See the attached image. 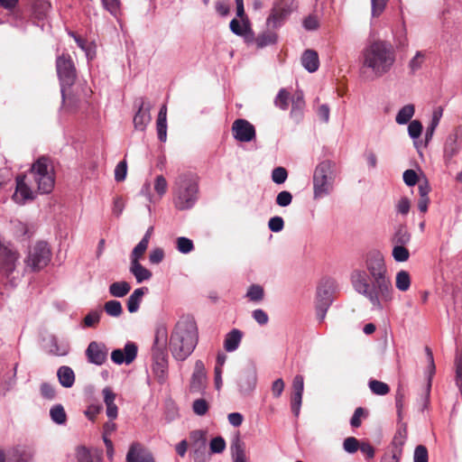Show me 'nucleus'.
<instances>
[{
    "instance_id": "obj_63",
    "label": "nucleus",
    "mask_w": 462,
    "mask_h": 462,
    "mask_svg": "<svg viewBox=\"0 0 462 462\" xmlns=\"http://www.w3.org/2000/svg\"><path fill=\"white\" fill-rule=\"evenodd\" d=\"M411 240L410 233L404 228H400L396 231L394 235V241L397 245H405Z\"/></svg>"
},
{
    "instance_id": "obj_54",
    "label": "nucleus",
    "mask_w": 462,
    "mask_h": 462,
    "mask_svg": "<svg viewBox=\"0 0 462 462\" xmlns=\"http://www.w3.org/2000/svg\"><path fill=\"white\" fill-rule=\"evenodd\" d=\"M303 393H292L291 397V408L295 417H298L300 412Z\"/></svg>"
},
{
    "instance_id": "obj_15",
    "label": "nucleus",
    "mask_w": 462,
    "mask_h": 462,
    "mask_svg": "<svg viewBox=\"0 0 462 462\" xmlns=\"http://www.w3.org/2000/svg\"><path fill=\"white\" fill-rule=\"evenodd\" d=\"M86 356L90 364L102 365L107 358V348L102 342L91 341L86 351Z\"/></svg>"
},
{
    "instance_id": "obj_13",
    "label": "nucleus",
    "mask_w": 462,
    "mask_h": 462,
    "mask_svg": "<svg viewBox=\"0 0 462 462\" xmlns=\"http://www.w3.org/2000/svg\"><path fill=\"white\" fill-rule=\"evenodd\" d=\"M232 134L236 140L242 143H248L255 138L254 126L245 119H236L232 125Z\"/></svg>"
},
{
    "instance_id": "obj_6",
    "label": "nucleus",
    "mask_w": 462,
    "mask_h": 462,
    "mask_svg": "<svg viewBox=\"0 0 462 462\" xmlns=\"http://www.w3.org/2000/svg\"><path fill=\"white\" fill-rule=\"evenodd\" d=\"M31 171L33 174L38 190L42 194L50 193L54 187V176L50 169L49 159L42 156L32 163Z\"/></svg>"
},
{
    "instance_id": "obj_24",
    "label": "nucleus",
    "mask_w": 462,
    "mask_h": 462,
    "mask_svg": "<svg viewBox=\"0 0 462 462\" xmlns=\"http://www.w3.org/2000/svg\"><path fill=\"white\" fill-rule=\"evenodd\" d=\"M301 65L310 73L318 70L319 60L318 53L313 50H306L301 56Z\"/></svg>"
},
{
    "instance_id": "obj_57",
    "label": "nucleus",
    "mask_w": 462,
    "mask_h": 462,
    "mask_svg": "<svg viewBox=\"0 0 462 462\" xmlns=\"http://www.w3.org/2000/svg\"><path fill=\"white\" fill-rule=\"evenodd\" d=\"M429 454L428 449L423 445H419L414 449L413 462H428Z\"/></svg>"
},
{
    "instance_id": "obj_1",
    "label": "nucleus",
    "mask_w": 462,
    "mask_h": 462,
    "mask_svg": "<svg viewBox=\"0 0 462 462\" xmlns=\"http://www.w3.org/2000/svg\"><path fill=\"white\" fill-rule=\"evenodd\" d=\"M350 281L354 290L365 297L374 310H383V303L393 300L392 280L380 251H370L365 259V268L354 270Z\"/></svg>"
},
{
    "instance_id": "obj_38",
    "label": "nucleus",
    "mask_w": 462,
    "mask_h": 462,
    "mask_svg": "<svg viewBox=\"0 0 462 462\" xmlns=\"http://www.w3.org/2000/svg\"><path fill=\"white\" fill-rule=\"evenodd\" d=\"M441 116H442L441 112L434 111L431 122H430V125L427 127L426 132H425L426 143H428L432 139L434 132L439 124Z\"/></svg>"
},
{
    "instance_id": "obj_4",
    "label": "nucleus",
    "mask_w": 462,
    "mask_h": 462,
    "mask_svg": "<svg viewBox=\"0 0 462 462\" xmlns=\"http://www.w3.org/2000/svg\"><path fill=\"white\" fill-rule=\"evenodd\" d=\"M199 178L192 172L179 174L172 186L173 204L180 211L191 209L199 199Z\"/></svg>"
},
{
    "instance_id": "obj_62",
    "label": "nucleus",
    "mask_w": 462,
    "mask_h": 462,
    "mask_svg": "<svg viewBox=\"0 0 462 462\" xmlns=\"http://www.w3.org/2000/svg\"><path fill=\"white\" fill-rule=\"evenodd\" d=\"M424 57V54L421 51H418L415 56L410 60L409 68L412 73L416 72L418 69L421 68Z\"/></svg>"
},
{
    "instance_id": "obj_60",
    "label": "nucleus",
    "mask_w": 462,
    "mask_h": 462,
    "mask_svg": "<svg viewBox=\"0 0 462 462\" xmlns=\"http://www.w3.org/2000/svg\"><path fill=\"white\" fill-rule=\"evenodd\" d=\"M268 227L273 233L281 232L284 227L283 218L279 216L271 217L268 222Z\"/></svg>"
},
{
    "instance_id": "obj_23",
    "label": "nucleus",
    "mask_w": 462,
    "mask_h": 462,
    "mask_svg": "<svg viewBox=\"0 0 462 462\" xmlns=\"http://www.w3.org/2000/svg\"><path fill=\"white\" fill-rule=\"evenodd\" d=\"M243 332L238 328H233L225 337L224 348L226 352L236 351L241 343Z\"/></svg>"
},
{
    "instance_id": "obj_43",
    "label": "nucleus",
    "mask_w": 462,
    "mask_h": 462,
    "mask_svg": "<svg viewBox=\"0 0 462 462\" xmlns=\"http://www.w3.org/2000/svg\"><path fill=\"white\" fill-rule=\"evenodd\" d=\"M148 247V244L145 241H140L133 249L130 254V263L140 262Z\"/></svg>"
},
{
    "instance_id": "obj_30",
    "label": "nucleus",
    "mask_w": 462,
    "mask_h": 462,
    "mask_svg": "<svg viewBox=\"0 0 462 462\" xmlns=\"http://www.w3.org/2000/svg\"><path fill=\"white\" fill-rule=\"evenodd\" d=\"M459 151V144L457 143V134H449L444 145V157L447 160H451Z\"/></svg>"
},
{
    "instance_id": "obj_27",
    "label": "nucleus",
    "mask_w": 462,
    "mask_h": 462,
    "mask_svg": "<svg viewBox=\"0 0 462 462\" xmlns=\"http://www.w3.org/2000/svg\"><path fill=\"white\" fill-rule=\"evenodd\" d=\"M129 272L134 276L138 283L150 280L152 275V272L143 266L140 262L130 263Z\"/></svg>"
},
{
    "instance_id": "obj_59",
    "label": "nucleus",
    "mask_w": 462,
    "mask_h": 462,
    "mask_svg": "<svg viewBox=\"0 0 462 462\" xmlns=\"http://www.w3.org/2000/svg\"><path fill=\"white\" fill-rule=\"evenodd\" d=\"M168 189V183L166 179L162 175H158L154 180V190L156 193L162 197Z\"/></svg>"
},
{
    "instance_id": "obj_31",
    "label": "nucleus",
    "mask_w": 462,
    "mask_h": 462,
    "mask_svg": "<svg viewBox=\"0 0 462 462\" xmlns=\"http://www.w3.org/2000/svg\"><path fill=\"white\" fill-rule=\"evenodd\" d=\"M50 416L51 420L58 424L63 425L67 421V414L61 404H55L50 409Z\"/></svg>"
},
{
    "instance_id": "obj_61",
    "label": "nucleus",
    "mask_w": 462,
    "mask_h": 462,
    "mask_svg": "<svg viewBox=\"0 0 462 462\" xmlns=\"http://www.w3.org/2000/svg\"><path fill=\"white\" fill-rule=\"evenodd\" d=\"M292 201V195L290 191L282 190L276 196V204L280 207L285 208L291 205Z\"/></svg>"
},
{
    "instance_id": "obj_33",
    "label": "nucleus",
    "mask_w": 462,
    "mask_h": 462,
    "mask_svg": "<svg viewBox=\"0 0 462 462\" xmlns=\"http://www.w3.org/2000/svg\"><path fill=\"white\" fill-rule=\"evenodd\" d=\"M406 439L407 426L405 423H401L393 439V446L395 448H399V454H402V446L404 445Z\"/></svg>"
},
{
    "instance_id": "obj_3",
    "label": "nucleus",
    "mask_w": 462,
    "mask_h": 462,
    "mask_svg": "<svg viewBox=\"0 0 462 462\" xmlns=\"http://www.w3.org/2000/svg\"><path fill=\"white\" fill-rule=\"evenodd\" d=\"M198 328L191 319L179 321L170 338V350L178 361H184L194 351L198 344Z\"/></svg>"
},
{
    "instance_id": "obj_49",
    "label": "nucleus",
    "mask_w": 462,
    "mask_h": 462,
    "mask_svg": "<svg viewBox=\"0 0 462 462\" xmlns=\"http://www.w3.org/2000/svg\"><path fill=\"white\" fill-rule=\"evenodd\" d=\"M288 178V171L284 167H276L272 171V180L275 184H282Z\"/></svg>"
},
{
    "instance_id": "obj_28",
    "label": "nucleus",
    "mask_w": 462,
    "mask_h": 462,
    "mask_svg": "<svg viewBox=\"0 0 462 462\" xmlns=\"http://www.w3.org/2000/svg\"><path fill=\"white\" fill-rule=\"evenodd\" d=\"M131 291V285L125 281L115 282L108 287V292L115 298H123Z\"/></svg>"
},
{
    "instance_id": "obj_10",
    "label": "nucleus",
    "mask_w": 462,
    "mask_h": 462,
    "mask_svg": "<svg viewBox=\"0 0 462 462\" xmlns=\"http://www.w3.org/2000/svg\"><path fill=\"white\" fill-rule=\"evenodd\" d=\"M291 5L289 0L276 1L266 19V27L272 28L273 30L281 28L291 14Z\"/></svg>"
},
{
    "instance_id": "obj_47",
    "label": "nucleus",
    "mask_w": 462,
    "mask_h": 462,
    "mask_svg": "<svg viewBox=\"0 0 462 462\" xmlns=\"http://www.w3.org/2000/svg\"><path fill=\"white\" fill-rule=\"evenodd\" d=\"M264 295L263 289L257 284H253L248 288L246 297L252 301H260Z\"/></svg>"
},
{
    "instance_id": "obj_41",
    "label": "nucleus",
    "mask_w": 462,
    "mask_h": 462,
    "mask_svg": "<svg viewBox=\"0 0 462 462\" xmlns=\"http://www.w3.org/2000/svg\"><path fill=\"white\" fill-rule=\"evenodd\" d=\"M231 452L234 462H246L245 450L239 439L231 445Z\"/></svg>"
},
{
    "instance_id": "obj_16",
    "label": "nucleus",
    "mask_w": 462,
    "mask_h": 462,
    "mask_svg": "<svg viewBox=\"0 0 462 462\" xmlns=\"http://www.w3.org/2000/svg\"><path fill=\"white\" fill-rule=\"evenodd\" d=\"M207 374L204 363L197 360L194 365V371L189 383V391L192 393H201L206 388Z\"/></svg>"
},
{
    "instance_id": "obj_48",
    "label": "nucleus",
    "mask_w": 462,
    "mask_h": 462,
    "mask_svg": "<svg viewBox=\"0 0 462 462\" xmlns=\"http://www.w3.org/2000/svg\"><path fill=\"white\" fill-rule=\"evenodd\" d=\"M50 4L46 1H39L33 5V14L38 20L45 19Z\"/></svg>"
},
{
    "instance_id": "obj_40",
    "label": "nucleus",
    "mask_w": 462,
    "mask_h": 462,
    "mask_svg": "<svg viewBox=\"0 0 462 462\" xmlns=\"http://www.w3.org/2000/svg\"><path fill=\"white\" fill-rule=\"evenodd\" d=\"M290 93L285 88H281L274 98V105L282 110L289 107Z\"/></svg>"
},
{
    "instance_id": "obj_9",
    "label": "nucleus",
    "mask_w": 462,
    "mask_h": 462,
    "mask_svg": "<svg viewBox=\"0 0 462 462\" xmlns=\"http://www.w3.org/2000/svg\"><path fill=\"white\" fill-rule=\"evenodd\" d=\"M51 260V250L48 244L44 241H39L29 251L25 259L26 266L32 271L37 272L43 269Z\"/></svg>"
},
{
    "instance_id": "obj_2",
    "label": "nucleus",
    "mask_w": 462,
    "mask_h": 462,
    "mask_svg": "<svg viewBox=\"0 0 462 462\" xmlns=\"http://www.w3.org/2000/svg\"><path fill=\"white\" fill-rule=\"evenodd\" d=\"M360 62L362 75L369 72L374 78H380L389 72L393 66L395 51L391 43L384 41H375L363 49Z\"/></svg>"
},
{
    "instance_id": "obj_36",
    "label": "nucleus",
    "mask_w": 462,
    "mask_h": 462,
    "mask_svg": "<svg viewBox=\"0 0 462 462\" xmlns=\"http://www.w3.org/2000/svg\"><path fill=\"white\" fill-rule=\"evenodd\" d=\"M368 386L371 392L375 395L383 396L390 392V387L387 383L375 379H370Z\"/></svg>"
},
{
    "instance_id": "obj_52",
    "label": "nucleus",
    "mask_w": 462,
    "mask_h": 462,
    "mask_svg": "<svg viewBox=\"0 0 462 462\" xmlns=\"http://www.w3.org/2000/svg\"><path fill=\"white\" fill-rule=\"evenodd\" d=\"M153 372L159 379L160 383H163L167 375V365L165 360L162 358V361H156L153 365Z\"/></svg>"
},
{
    "instance_id": "obj_11",
    "label": "nucleus",
    "mask_w": 462,
    "mask_h": 462,
    "mask_svg": "<svg viewBox=\"0 0 462 462\" xmlns=\"http://www.w3.org/2000/svg\"><path fill=\"white\" fill-rule=\"evenodd\" d=\"M236 383L243 395H249L254 391L257 383V370L254 364H249L240 372Z\"/></svg>"
},
{
    "instance_id": "obj_8",
    "label": "nucleus",
    "mask_w": 462,
    "mask_h": 462,
    "mask_svg": "<svg viewBox=\"0 0 462 462\" xmlns=\"http://www.w3.org/2000/svg\"><path fill=\"white\" fill-rule=\"evenodd\" d=\"M207 433L202 430L189 432L190 456L194 462H209L210 452L208 450Z\"/></svg>"
},
{
    "instance_id": "obj_55",
    "label": "nucleus",
    "mask_w": 462,
    "mask_h": 462,
    "mask_svg": "<svg viewBox=\"0 0 462 462\" xmlns=\"http://www.w3.org/2000/svg\"><path fill=\"white\" fill-rule=\"evenodd\" d=\"M192 410L195 414L203 416L208 411V403L205 399H197L193 402Z\"/></svg>"
},
{
    "instance_id": "obj_50",
    "label": "nucleus",
    "mask_w": 462,
    "mask_h": 462,
    "mask_svg": "<svg viewBox=\"0 0 462 462\" xmlns=\"http://www.w3.org/2000/svg\"><path fill=\"white\" fill-rule=\"evenodd\" d=\"M103 7L110 13L111 15L117 18L120 14L119 0H101Z\"/></svg>"
},
{
    "instance_id": "obj_7",
    "label": "nucleus",
    "mask_w": 462,
    "mask_h": 462,
    "mask_svg": "<svg viewBox=\"0 0 462 462\" xmlns=\"http://www.w3.org/2000/svg\"><path fill=\"white\" fill-rule=\"evenodd\" d=\"M56 69L60 84L62 99H65L66 88H70L76 80L77 72L75 65L69 55L62 54L56 60Z\"/></svg>"
},
{
    "instance_id": "obj_37",
    "label": "nucleus",
    "mask_w": 462,
    "mask_h": 462,
    "mask_svg": "<svg viewBox=\"0 0 462 462\" xmlns=\"http://www.w3.org/2000/svg\"><path fill=\"white\" fill-rule=\"evenodd\" d=\"M32 452L28 448H16L12 457L11 462H32Z\"/></svg>"
},
{
    "instance_id": "obj_22",
    "label": "nucleus",
    "mask_w": 462,
    "mask_h": 462,
    "mask_svg": "<svg viewBox=\"0 0 462 462\" xmlns=\"http://www.w3.org/2000/svg\"><path fill=\"white\" fill-rule=\"evenodd\" d=\"M78 462H102V456L97 449H90L84 446H79L76 450Z\"/></svg>"
},
{
    "instance_id": "obj_53",
    "label": "nucleus",
    "mask_w": 462,
    "mask_h": 462,
    "mask_svg": "<svg viewBox=\"0 0 462 462\" xmlns=\"http://www.w3.org/2000/svg\"><path fill=\"white\" fill-rule=\"evenodd\" d=\"M40 393L42 398L46 400H54L56 397V390L54 386L49 383H42L40 386Z\"/></svg>"
},
{
    "instance_id": "obj_18",
    "label": "nucleus",
    "mask_w": 462,
    "mask_h": 462,
    "mask_svg": "<svg viewBox=\"0 0 462 462\" xmlns=\"http://www.w3.org/2000/svg\"><path fill=\"white\" fill-rule=\"evenodd\" d=\"M135 105L138 106V111L135 113L133 120L134 128L139 131H144L151 121V106L149 104L145 105L143 98L137 100Z\"/></svg>"
},
{
    "instance_id": "obj_29",
    "label": "nucleus",
    "mask_w": 462,
    "mask_h": 462,
    "mask_svg": "<svg viewBox=\"0 0 462 462\" xmlns=\"http://www.w3.org/2000/svg\"><path fill=\"white\" fill-rule=\"evenodd\" d=\"M76 42L77 45L85 52L88 60L96 57V46L92 42H88L83 38L77 36L74 32L69 33Z\"/></svg>"
},
{
    "instance_id": "obj_46",
    "label": "nucleus",
    "mask_w": 462,
    "mask_h": 462,
    "mask_svg": "<svg viewBox=\"0 0 462 462\" xmlns=\"http://www.w3.org/2000/svg\"><path fill=\"white\" fill-rule=\"evenodd\" d=\"M226 448V441L225 439L220 437H215L210 440L209 443V452L211 454H219L223 452Z\"/></svg>"
},
{
    "instance_id": "obj_64",
    "label": "nucleus",
    "mask_w": 462,
    "mask_h": 462,
    "mask_svg": "<svg viewBox=\"0 0 462 462\" xmlns=\"http://www.w3.org/2000/svg\"><path fill=\"white\" fill-rule=\"evenodd\" d=\"M402 179L408 187H413L418 182V175L413 170H406L402 174Z\"/></svg>"
},
{
    "instance_id": "obj_17",
    "label": "nucleus",
    "mask_w": 462,
    "mask_h": 462,
    "mask_svg": "<svg viewBox=\"0 0 462 462\" xmlns=\"http://www.w3.org/2000/svg\"><path fill=\"white\" fill-rule=\"evenodd\" d=\"M126 462H154L152 453L140 442H133L125 457Z\"/></svg>"
},
{
    "instance_id": "obj_19",
    "label": "nucleus",
    "mask_w": 462,
    "mask_h": 462,
    "mask_svg": "<svg viewBox=\"0 0 462 462\" xmlns=\"http://www.w3.org/2000/svg\"><path fill=\"white\" fill-rule=\"evenodd\" d=\"M34 198L31 188L25 183V176L19 175L16 178V190L13 199L17 202L23 204L28 199Z\"/></svg>"
},
{
    "instance_id": "obj_12",
    "label": "nucleus",
    "mask_w": 462,
    "mask_h": 462,
    "mask_svg": "<svg viewBox=\"0 0 462 462\" xmlns=\"http://www.w3.org/2000/svg\"><path fill=\"white\" fill-rule=\"evenodd\" d=\"M336 289V282L332 278H322L317 287L316 304L331 306L333 302L332 295Z\"/></svg>"
},
{
    "instance_id": "obj_44",
    "label": "nucleus",
    "mask_w": 462,
    "mask_h": 462,
    "mask_svg": "<svg viewBox=\"0 0 462 462\" xmlns=\"http://www.w3.org/2000/svg\"><path fill=\"white\" fill-rule=\"evenodd\" d=\"M405 392L402 388L399 387L395 394V407L397 410L398 420H402V409L404 406Z\"/></svg>"
},
{
    "instance_id": "obj_58",
    "label": "nucleus",
    "mask_w": 462,
    "mask_h": 462,
    "mask_svg": "<svg viewBox=\"0 0 462 462\" xmlns=\"http://www.w3.org/2000/svg\"><path fill=\"white\" fill-rule=\"evenodd\" d=\"M127 173V163L126 161L123 160L117 163L115 169V180L117 182L123 181L125 180Z\"/></svg>"
},
{
    "instance_id": "obj_20",
    "label": "nucleus",
    "mask_w": 462,
    "mask_h": 462,
    "mask_svg": "<svg viewBox=\"0 0 462 462\" xmlns=\"http://www.w3.org/2000/svg\"><path fill=\"white\" fill-rule=\"evenodd\" d=\"M48 353L51 356H64L69 352V344L66 340H59V338L51 335L48 338L47 343Z\"/></svg>"
},
{
    "instance_id": "obj_42",
    "label": "nucleus",
    "mask_w": 462,
    "mask_h": 462,
    "mask_svg": "<svg viewBox=\"0 0 462 462\" xmlns=\"http://www.w3.org/2000/svg\"><path fill=\"white\" fill-rule=\"evenodd\" d=\"M392 255L395 262L402 263L409 259L410 253L404 245H394L393 248Z\"/></svg>"
},
{
    "instance_id": "obj_25",
    "label": "nucleus",
    "mask_w": 462,
    "mask_h": 462,
    "mask_svg": "<svg viewBox=\"0 0 462 462\" xmlns=\"http://www.w3.org/2000/svg\"><path fill=\"white\" fill-rule=\"evenodd\" d=\"M158 139L164 143L167 140V106L162 105L159 110L156 121Z\"/></svg>"
},
{
    "instance_id": "obj_26",
    "label": "nucleus",
    "mask_w": 462,
    "mask_h": 462,
    "mask_svg": "<svg viewBox=\"0 0 462 462\" xmlns=\"http://www.w3.org/2000/svg\"><path fill=\"white\" fill-rule=\"evenodd\" d=\"M59 383L64 388H70L75 383V374L71 367L67 365L60 366L57 371Z\"/></svg>"
},
{
    "instance_id": "obj_5",
    "label": "nucleus",
    "mask_w": 462,
    "mask_h": 462,
    "mask_svg": "<svg viewBox=\"0 0 462 462\" xmlns=\"http://www.w3.org/2000/svg\"><path fill=\"white\" fill-rule=\"evenodd\" d=\"M336 178V162L328 159L320 161L315 167L312 177L313 199H319L328 196L334 189Z\"/></svg>"
},
{
    "instance_id": "obj_56",
    "label": "nucleus",
    "mask_w": 462,
    "mask_h": 462,
    "mask_svg": "<svg viewBox=\"0 0 462 462\" xmlns=\"http://www.w3.org/2000/svg\"><path fill=\"white\" fill-rule=\"evenodd\" d=\"M359 441L355 437H348L343 442V448L346 453L354 454L359 448Z\"/></svg>"
},
{
    "instance_id": "obj_39",
    "label": "nucleus",
    "mask_w": 462,
    "mask_h": 462,
    "mask_svg": "<svg viewBox=\"0 0 462 462\" xmlns=\"http://www.w3.org/2000/svg\"><path fill=\"white\" fill-rule=\"evenodd\" d=\"M176 248L180 253L187 254L193 251L194 244L191 239L185 236H180L176 239Z\"/></svg>"
},
{
    "instance_id": "obj_35",
    "label": "nucleus",
    "mask_w": 462,
    "mask_h": 462,
    "mask_svg": "<svg viewBox=\"0 0 462 462\" xmlns=\"http://www.w3.org/2000/svg\"><path fill=\"white\" fill-rule=\"evenodd\" d=\"M395 286L401 291H406L411 286V277L407 271L401 270L396 273Z\"/></svg>"
},
{
    "instance_id": "obj_21",
    "label": "nucleus",
    "mask_w": 462,
    "mask_h": 462,
    "mask_svg": "<svg viewBox=\"0 0 462 462\" xmlns=\"http://www.w3.org/2000/svg\"><path fill=\"white\" fill-rule=\"evenodd\" d=\"M279 36L278 34L272 29L267 28V30L260 32L255 38V45L257 49H263L268 46H273L278 42Z\"/></svg>"
},
{
    "instance_id": "obj_14",
    "label": "nucleus",
    "mask_w": 462,
    "mask_h": 462,
    "mask_svg": "<svg viewBox=\"0 0 462 462\" xmlns=\"http://www.w3.org/2000/svg\"><path fill=\"white\" fill-rule=\"evenodd\" d=\"M138 347L134 342H127L124 349L116 348L111 353V360L116 365L131 364L137 356Z\"/></svg>"
},
{
    "instance_id": "obj_32",
    "label": "nucleus",
    "mask_w": 462,
    "mask_h": 462,
    "mask_svg": "<svg viewBox=\"0 0 462 462\" xmlns=\"http://www.w3.org/2000/svg\"><path fill=\"white\" fill-rule=\"evenodd\" d=\"M414 106L408 104L402 106L396 115L395 121L399 125L407 124L414 115Z\"/></svg>"
},
{
    "instance_id": "obj_34",
    "label": "nucleus",
    "mask_w": 462,
    "mask_h": 462,
    "mask_svg": "<svg viewBox=\"0 0 462 462\" xmlns=\"http://www.w3.org/2000/svg\"><path fill=\"white\" fill-rule=\"evenodd\" d=\"M104 310L109 317L119 318L123 313V306L119 300H110L105 302Z\"/></svg>"
},
{
    "instance_id": "obj_45",
    "label": "nucleus",
    "mask_w": 462,
    "mask_h": 462,
    "mask_svg": "<svg viewBox=\"0 0 462 462\" xmlns=\"http://www.w3.org/2000/svg\"><path fill=\"white\" fill-rule=\"evenodd\" d=\"M421 132H422V125L420 121L413 120L410 123V125L408 126V134H409V136L412 140L418 139L420 136ZM414 144L418 148V144H417L416 141H414Z\"/></svg>"
},
{
    "instance_id": "obj_51",
    "label": "nucleus",
    "mask_w": 462,
    "mask_h": 462,
    "mask_svg": "<svg viewBox=\"0 0 462 462\" xmlns=\"http://www.w3.org/2000/svg\"><path fill=\"white\" fill-rule=\"evenodd\" d=\"M101 310H94L89 311L84 318V325L85 327L91 328L96 326L101 318Z\"/></svg>"
}]
</instances>
